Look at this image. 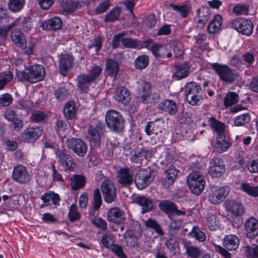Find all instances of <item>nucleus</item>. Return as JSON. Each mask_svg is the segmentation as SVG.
I'll return each instance as SVG.
<instances>
[{"instance_id": "a19ab883", "label": "nucleus", "mask_w": 258, "mask_h": 258, "mask_svg": "<svg viewBox=\"0 0 258 258\" xmlns=\"http://www.w3.org/2000/svg\"><path fill=\"white\" fill-rule=\"evenodd\" d=\"M197 14L199 18V23H201L203 25L209 19L210 16V9L207 7H202L198 10Z\"/></svg>"}, {"instance_id": "69168bd1", "label": "nucleus", "mask_w": 258, "mask_h": 258, "mask_svg": "<svg viewBox=\"0 0 258 258\" xmlns=\"http://www.w3.org/2000/svg\"><path fill=\"white\" fill-rule=\"evenodd\" d=\"M122 44L128 48H138L139 41L131 38H124L121 39Z\"/></svg>"}, {"instance_id": "f704fd0d", "label": "nucleus", "mask_w": 258, "mask_h": 258, "mask_svg": "<svg viewBox=\"0 0 258 258\" xmlns=\"http://www.w3.org/2000/svg\"><path fill=\"white\" fill-rule=\"evenodd\" d=\"M41 200L43 201L44 206H49L52 203L55 205H59L60 198L58 194L53 191L46 192L41 197Z\"/></svg>"}, {"instance_id": "20e7f679", "label": "nucleus", "mask_w": 258, "mask_h": 258, "mask_svg": "<svg viewBox=\"0 0 258 258\" xmlns=\"http://www.w3.org/2000/svg\"><path fill=\"white\" fill-rule=\"evenodd\" d=\"M187 184L191 192L200 195L206 185V181L201 171H192L188 176Z\"/></svg>"}, {"instance_id": "bb28decb", "label": "nucleus", "mask_w": 258, "mask_h": 258, "mask_svg": "<svg viewBox=\"0 0 258 258\" xmlns=\"http://www.w3.org/2000/svg\"><path fill=\"white\" fill-rule=\"evenodd\" d=\"M62 25V22L58 17H54L44 22L41 26L43 30L56 31L60 29Z\"/></svg>"}, {"instance_id": "09e8293b", "label": "nucleus", "mask_w": 258, "mask_h": 258, "mask_svg": "<svg viewBox=\"0 0 258 258\" xmlns=\"http://www.w3.org/2000/svg\"><path fill=\"white\" fill-rule=\"evenodd\" d=\"M123 236L127 246L135 247L137 245V239L132 231L125 232Z\"/></svg>"}, {"instance_id": "37998d69", "label": "nucleus", "mask_w": 258, "mask_h": 258, "mask_svg": "<svg viewBox=\"0 0 258 258\" xmlns=\"http://www.w3.org/2000/svg\"><path fill=\"white\" fill-rule=\"evenodd\" d=\"M240 188L243 191L251 197H258V186H253L246 182H242Z\"/></svg>"}, {"instance_id": "9b49d317", "label": "nucleus", "mask_w": 258, "mask_h": 258, "mask_svg": "<svg viewBox=\"0 0 258 258\" xmlns=\"http://www.w3.org/2000/svg\"><path fill=\"white\" fill-rule=\"evenodd\" d=\"M158 207L169 217L175 215L179 216L185 214L184 211L179 210L176 204L170 200L161 201L158 204Z\"/></svg>"}, {"instance_id": "c9c22d12", "label": "nucleus", "mask_w": 258, "mask_h": 258, "mask_svg": "<svg viewBox=\"0 0 258 258\" xmlns=\"http://www.w3.org/2000/svg\"><path fill=\"white\" fill-rule=\"evenodd\" d=\"M209 123L217 133L216 137L226 136L224 123L218 121L214 117H211L209 119Z\"/></svg>"}, {"instance_id": "774afa93", "label": "nucleus", "mask_w": 258, "mask_h": 258, "mask_svg": "<svg viewBox=\"0 0 258 258\" xmlns=\"http://www.w3.org/2000/svg\"><path fill=\"white\" fill-rule=\"evenodd\" d=\"M233 12L237 15H246L248 13V8L245 5H238L233 7Z\"/></svg>"}, {"instance_id": "6e6552de", "label": "nucleus", "mask_w": 258, "mask_h": 258, "mask_svg": "<svg viewBox=\"0 0 258 258\" xmlns=\"http://www.w3.org/2000/svg\"><path fill=\"white\" fill-rule=\"evenodd\" d=\"M66 144L69 149L79 157H84L87 152L86 144L81 139L71 138L66 140Z\"/></svg>"}, {"instance_id": "f257e3e1", "label": "nucleus", "mask_w": 258, "mask_h": 258, "mask_svg": "<svg viewBox=\"0 0 258 258\" xmlns=\"http://www.w3.org/2000/svg\"><path fill=\"white\" fill-rule=\"evenodd\" d=\"M45 70L41 65H34L24 71H17L16 76L20 81H27L35 83L41 81L44 76Z\"/></svg>"}, {"instance_id": "1a4fd4ad", "label": "nucleus", "mask_w": 258, "mask_h": 258, "mask_svg": "<svg viewBox=\"0 0 258 258\" xmlns=\"http://www.w3.org/2000/svg\"><path fill=\"white\" fill-rule=\"evenodd\" d=\"M231 27L243 35L249 36L253 31V26L251 22L243 18H236L231 22Z\"/></svg>"}, {"instance_id": "6ab92c4d", "label": "nucleus", "mask_w": 258, "mask_h": 258, "mask_svg": "<svg viewBox=\"0 0 258 258\" xmlns=\"http://www.w3.org/2000/svg\"><path fill=\"white\" fill-rule=\"evenodd\" d=\"M244 230L247 236L253 239L258 235V221L253 217L249 218L244 224Z\"/></svg>"}, {"instance_id": "3c124183", "label": "nucleus", "mask_w": 258, "mask_h": 258, "mask_svg": "<svg viewBox=\"0 0 258 258\" xmlns=\"http://www.w3.org/2000/svg\"><path fill=\"white\" fill-rule=\"evenodd\" d=\"M189 235L200 242L205 241L206 238L205 234L201 231L197 226L193 227L191 231L189 233Z\"/></svg>"}, {"instance_id": "e433bc0d", "label": "nucleus", "mask_w": 258, "mask_h": 258, "mask_svg": "<svg viewBox=\"0 0 258 258\" xmlns=\"http://www.w3.org/2000/svg\"><path fill=\"white\" fill-rule=\"evenodd\" d=\"M71 188L73 190H78L85 185V177L81 175L75 174L70 178Z\"/></svg>"}, {"instance_id": "7c9ffc66", "label": "nucleus", "mask_w": 258, "mask_h": 258, "mask_svg": "<svg viewBox=\"0 0 258 258\" xmlns=\"http://www.w3.org/2000/svg\"><path fill=\"white\" fill-rule=\"evenodd\" d=\"M239 245V238L235 235H226L223 240V245L229 250H235L238 247Z\"/></svg>"}, {"instance_id": "603ef678", "label": "nucleus", "mask_w": 258, "mask_h": 258, "mask_svg": "<svg viewBox=\"0 0 258 258\" xmlns=\"http://www.w3.org/2000/svg\"><path fill=\"white\" fill-rule=\"evenodd\" d=\"M13 78V74L10 71L0 73V90L3 89L6 85Z\"/></svg>"}, {"instance_id": "393cba45", "label": "nucleus", "mask_w": 258, "mask_h": 258, "mask_svg": "<svg viewBox=\"0 0 258 258\" xmlns=\"http://www.w3.org/2000/svg\"><path fill=\"white\" fill-rule=\"evenodd\" d=\"M76 80L77 87L81 93H87L91 84L93 82V81L85 73H82L78 75Z\"/></svg>"}, {"instance_id": "49530a36", "label": "nucleus", "mask_w": 258, "mask_h": 258, "mask_svg": "<svg viewBox=\"0 0 258 258\" xmlns=\"http://www.w3.org/2000/svg\"><path fill=\"white\" fill-rule=\"evenodd\" d=\"M238 100V94L235 92H229L223 99L224 106L226 107H230L236 104Z\"/></svg>"}, {"instance_id": "c03bdc74", "label": "nucleus", "mask_w": 258, "mask_h": 258, "mask_svg": "<svg viewBox=\"0 0 258 258\" xmlns=\"http://www.w3.org/2000/svg\"><path fill=\"white\" fill-rule=\"evenodd\" d=\"M149 58L147 55L142 54L138 56L135 60V66L137 69H145L149 64Z\"/></svg>"}, {"instance_id": "79ce46f5", "label": "nucleus", "mask_w": 258, "mask_h": 258, "mask_svg": "<svg viewBox=\"0 0 258 258\" xmlns=\"http://www.w3.org/2000/svg\"><path fill=\"white\" fill-rule=\"evenodd\" d=\"M25 4V0H9L8 6L11 12L17 13L23 8Z\"/></svg>"}, {"instance_id": "4d7b16f0", "label": "nucleus", "mask_w": 258, "mask_h": 258, "mask_svg": "<svg viewBox=\"0 0 258 258\" xmlns=\"http://www.w3.org/2000/svg\"><path fill=\"white\" fill-rule=\"evenodd\" d=\"M68 216L71 222H74L80 219L81 215L77 210L76 205L72 204L70 206Z\"/></svg>"}, {"instance_id": "e2e57ef3", "label": "nucleus", "mask_w": 258, "mask_h": 258, "mask_svg": "<svg viewBox=\"0 0 258 258\" xmlns=\"http://www.w3.org/2000/svg\"><path fill=\"white\" fill-rule=\"evenodd\" d=\"M111 4L109 0H104L95 9V13L96 14H100L105 13L111 6Z\"/></svg>"}, {"instance_id": "a18cd8bd", "label": "nucleus", "mask_w": 258, "mask_h": 258, "mask_svg": "<svg viewBox=\"0 0 258 258\" xmlns=\"http://www.w3.org/2000/svg\"><path fill=\"white\" fill-rule=\"evenodd\" d=\"M221 17L219 15L215 16L214 19L210 22L208 26V31L210 33L217 32L221 26Z\"/></svg>"}, {"instance_id": "a211bd4d", "label": "nucleus", "mask_w": 258, "mask_h": 258, "mask_svg": "<svg viewBox=\"0 0 258 258\" xmlns=\"http://www.w3.org/2000/svg\"><path fill=\"white\" fill-rule=\"evenodd\" d=\"M190 66L187 62L175 64L172 78L180 80L187 77L190 74Z\"/></svg>"}, {"instance_id": "5fc2aeb1", "label": "nucleus", "mask_w": 258, "mask_h": 258, "mask_svg": "<svg viewBox=\"0 0 258 258\" xmlns=\"http://www.w3.org/2000/svg\"><path fill=\"white\" fill-rule=\"evenodd\" d=\"M247 258H258V246L256 245H247L244 247Z\"/></svg>"}, {"instance_id": "052dcab7", "label": "nucleus", "mask_w": 258, "mask_h": 258, "mask_svg": "<svg viewBox=\"0 0 258 258\" xmlns=\"http://www.w3.org/2000/svg\"><path fill=\"white\" fill-rule=\"evenodd\" d=\"M101 46L102 40L99 36H96L93 39L90 40L88 44L89 49L95 48L96 51L100 50Z\"/></svg>"}, {"instance_id": "864d4df0", "label": "nucleus", "mask_w": 258, "mask_h": 258, "mask_svg": "<svg viewBox=\"0 0 258 258\" xmlns=\"http://www.w3.org/2000/svg\"><path fill=\"white\" fill-rule=\"evenodd\" d=\"M145 224L146 227L154 229L156 232L159 235H163L164 232L160 225L156 220L151 218L148 219L146 221H145Z\"/></svg>"}, {"instance_id": "a878e982", "label": "nucleus", "mask_w": 258, "mask_h": 258, "mask_svg": "<svg viewBox=\"0 0 258 258\" xmlns=\"http://www.w3.org/2000/svg\"><path fill=\"white\" fill-rule=\"evenodd\" d=\"M42 131L39 127H32L26 130L22 134L23 140L25 142H35L42 135Z\"/></svg>"}, {"instance_id": "8fccbe9b", "label": "nucleus", "mask_w": 258, "mask_h": 258, "mask_svg": "<svg viewBox=\"0 0 258 258\" xmlns=\"http://www.w3.org/2000/svg\"><path fill=\"white\" fill-rule=\"evenodd\" d=\"M219 220L216 216L212 213L208 214L207 218V224L211 230H216L220 228Z\"/></svg>"}, {"instance_id": "0eeeda50", "label": "nucleus", "mask_w": 258, "mask_h": 258, "mask_svg": "<svg viewBox=\"0 0 258 258\" xmlns=\"http://www.w3.org/2000/svg\"><path fill=\"white\" fill-rule=\"evenodd\" d=\"M55 154L59 164L65 170L73 171L75 169L76 163L68 150L58 148L55 150Z\"/></svg>"}, {"instance_id": "58836bf2", "label": "nucleus", "mask_w": 258, "mask_h": 258, "mask_svg": "<svg viewBox=\"0 0 258 258\" xmlns=\"http://www.w3.org/2000/svg\"><path fill=\"white\" fill-rule=\"evenodd\" d=\"M63 113L68 119H72L75 116L76 109L73 101H69L67 102L63 108Z\"/></svg>"}, {"instance_id": "2eb2a0df", "label": "nucleus", "mask_w": 258, "mask_h": 258, "mask_svg": "<svg viewBox=\"0 0 258 258\" xmlns=\"http://www.w3.org/2000/svg\"><path fill=\"white\" fill-rule=\"evenodd\" d=\"M117 177L118 182L123 186L130 185L135 180L134 172L128 167L120 168L117 172Z\"/></svg>"}, {"instance_id": "39448f33", "label": "nucleus", "mask_w": 258, "mask_h": 258, "mask_svg": "<svg viewBox=\"0 0 258 258\" xmlns=\"http://www.w3.org/2000/svg\"><path fill=\"white\" fill-rule=\"evenodd\" d=\"M211 67L222 81L231 84L235 81L236 73L235 70L231 69L228 66L213 63L211 64Z\"/></svg>"}, {"instance_id": "c756f323", "label": "nucleus", "mask_w": 258, "mask_h": 258, "mask_svg": "<svg viewBox=\"0 0 258 258\" xmlns=\"http://www.w3.org/2000/svg\"><path fill=\"white\" fill-rule=\"evenodd\" d=\"M231 146V141L226 136L216 137L215 148V150L219 153H222Z\"/></svg>"}, {"instance_id": "de8ad7c7", "label": "nucleus", "mask_w": 258, "mask_h": 258, "mask_svg": "<svg viewBox=\"0 0 258 258\" xmlns=\"http://www.w3.org/2000/svg\"><path fill=\"white\" fill-rule=\"evenodd\" d=\"M121 12L120 8L116 7L112 9L105 16L104 21L105 22H112L118 20Z\"/></svg>"}, {"instance_id": "9d476101", "label": "nucleus", "mask_w": 258, "mask_h": 258, "mask_svg": "<svg viewBox=\"0 0 258 258\" xmlns=\"http://www.w3.org/2000/svg\"><path fill=\"white\" fill-rule=\"evenodd\" d=\"M154 178V177L152 175L151 169H141L136 173L135 182L138 189H143L146 188Z\"/></svg>"}, {"instance_id": "f8f14e48", "label": "nucleus", "mask_w": 258, "mask_h": 258, "mask_svg": "<svg viewBox=\"0 0 258 258\" xmlns=\"http://www.w3.org/2000/svg\"><path fill=\"white\" fill-rule=\"evenodd\" d=\"M12 179L20 184H27L30 181V175L25 166L18 165L14 167Z\"/></svg>"}, {"instance_id": "6e6d98bb", "label": "nucleus", "mask_w": 258, "mask_h": 258, "mask_svg": "<svg viewBox=\"0 0 258 258\" xmlns=\"http://www.w3.org/2000/svg\"><path fill=\"white\" fill-rule=\"evenodd\" d=\"M60 4L66 12L74 11L77 8L74 0H61Z\"/></svg>"}, {"instance_id": "cd10ccee", "label": "nucleus", "mask_w": 258, "mask_h": 258, "mask_svg": "<svg viewBox=\"0 0 258 258\" xmlns=\"http://www.w3.org/2000/svg\"><path fill=\"white\" fill-rule=\"evenodd\" d=\"M178 174L174 167H171L164 171V178L162 180L163 186L165 188L169 187L174 182Z\"/></svg>"}, {"instance_id": "72a5a7b5", "label": "nucleus", "mask_w": 258, "mask_h": 258, "mask_svg": "<svg viewBox=\"0 0 258 258\" xmlns=\"http://www.w3.org/2000/svg\"><path fill=\"white\" fill-rule=\"evenodd\" d=\"M158 108L170 115L175 114L178 109L176 102L172 100H166L160 103Z\"/></svg>"}, {"instance_id": "ea45409f", "label": "nucleus", "mask_w": 258, "mask_h": 258, "mask_svg": "<svg viewBox=\"0 0 258 258\" xmlns=\"http://www.w3.org/2000/svg\"><path fill=\"white\" fill-rule=\"evenodd\" d=\"M102 204V199L100 190L96 188L93 191V204L92 211L90 212L91 215L94 216L95 211L98 210Z\"/></svg>"}, {"instance_id": "4c0bfd02", "label": "nucleus", "mask_w": 258, "mask_h": 258, "mask_svg": "<svg viewBox=\"0 0 258 258\" xmlns=\"http://www.w3.org/2000/svg\"><path fill=\"white\" fill-rule=\"evenodd\" d=\"M150 50L156 58H165L167 48L166 46L158 44L152 45Z\"/></svg>"}, {"instance_id": "b1692460", "label": "nucleus", "mask_w": 258, "mask_h": 258, "mask_svg": "<svg viewBox=\"0 0 258 258\" xmlns=\"http://www.w3.org/2000/svg\"><path fill=\"white\" fill-rule=\"evenodd\" d=\"M107 219L110 222L120 224L125 220V214L117 208H113L108 212Z\"/></svg>"}, {"instance_id": "13d9d810", "label": "nucleus", "mask_w": 258, "mask_h": 258, "mask_svg": "<svg viewBox=\"0 0 258 258\" xmlns=\"http://www.w3.org/2000/svg\"><path fill=\"white\" fill-rule=\"evenodd\" d=\"M102 72V68L99 66L95 64L91 67L87 75L94 82L100 75Z\"/></svg>"}, {"instance_id": "680f3d73", "label": "nucleus", "mask_w": 258, "mask_h": 258, "mask_svg": "<svg viewBox=\"0 0 258 258\" xmlns=\"http://www.w3.org/2000/svg\"><path fill=\"white\" fill-rule=\"evenodd\" d=\"M46 114L43 111H34L31 115V119L34 122L39 123L43 121L46 118Z\"/></svg>"}, {"instance_id": "dca6fc26", "label": "nucleus", "mask_w": 258, "mask_h": 258, "mask_svg": "<svg viewBox=\"0 0 258 258\" xmlns=\"http://www.w3.org/2000/svg\"><path fill=\"white\" fill-rule=\"evenodd\" d=\"M208 172L213 177H220L225 172L223 160L219 158H213L210 163Z\"/></svg>"}, {"instance_id": "412c9836", "label": "nucleus", "mask_w": 258, "mask_h": 258, "mask_svg": "<svg viewBox=\"0 0 258 258\" xmlns=\"http://www.w3.org/2000/svg\"><path fill=\"white\" fill-rule=\"evenodd\" d=\"M114 98L117 102L127 105L131 100V95L126 88L119 86L115 89Z\"/></svg>"}, {"instance_id": "7ed1b4c3", "label": "nucleus", "mask_w": 258, "mask_h": 258, "mask_svg": "<svg viewBox=\"0 0 258 258\" xmlns=\"http://www.w3.org/2000/svg\"><path fill=\"white\" fill-rule=\"evenodd\" d=\"M200 84L195 82L187 83L185 86L184 94L187 102L193 106L199 105L203 99L199 94L201 91Z\"/></svg>"}, {"instance_id": "f03ea898", "label": "nucleus", "mask_w": 258, "mask_h": 258, "mask_svg": "<svg viewBox=\"0 0 258 258\" xmlns=\"http://www.w3.org/2000/svg\"><path fill=\"white\" fill-rule=\"evenodd\" d=\"M105 122L109 130L120 134L124 128V120L120 113L114 110L108 111L105 115Z\"/></svg>"}, {"instance_id": "aec40b11", "label": "nucleus", "mask_w": 258, "mask_h": 258, "mask_svg": "<svg viewBox=\"0 0 258 258\" xmlns=\"http://www.w3.org/2000/svg\"><path fill=\"white\" fill-rule=\"evenodd\" d=\"M138 92L140 95L141 101L144 103L149 102L150 97L151 84L150 82L140 80L138 82Z\"/></svg>"}, {"instance_id": "4468645a", "label": "nucleus", "mask_w": 258, "mask_h": 258, "mask_svg": "<svg viewBox=\"0 0 258 258\" xmlns=\"http://www.w3.org/2000/svg\"><path fill=\"white\" fill-rule=\"evenodd\" d=\"M154 154V152L152 149H137L131 152L130 160L136 164H141L144 159L151 158Z\"/></svg>"}, {"instance_id": "ddd939ff", "label": "nucleus", "mask_w": 258, "mask_h": 258, "mask_svg": "<svg viewBox=\"0 0 258 258\" xmlns=\"http://www.w3.org/2000/svg\"><path fill=\"white\" fill-rule=\"evenodd\" d=\"M104 201L108 203L112 202L116 197V188L112 181L105 180L101 185Z\"/></svg>"}, {"instance_id": "f3484780", "label": "nucleus", "mask_w": 258, "mask_h": 258, "mask_svg": "<svg viewBox=\"0 0 258 258\" xmlns=\"http://www.w3.org/2000/svg\"><path fill=\"white\" fill-rule=\"evenodd\" d=\"M74 58L69 54H62L59 57V71L63 76H66L73 67Z\"/></svg>"}, {"instance_id": "5701e85b", "label": "nucleus", "mask_w": 258, "mask_h": 258, "mask_svg": "<svg viewBox=\"0 0 258 258\" xmlns=\"http://www.w3.org/2000/svg\"><path fill=\"white\" fill-rule=\"evenodd\" d=\"M163 121L161 118H157L155 121H149L145 128V131L148 136L157 135L162 132Z\"/></svg>"}, {"instance_id": "2f4dec72", "label": "nucleus", "mask_w": 258, "mask_h": 258, "mask_svg": "<svg viewBox=\"0 0 258 258\" xmlns=\"http://www.w3.org/2000/svg\"><path fill=\"white\" fill-rule=\"evenodd\" d=\"M134 202L142 207V213L149 212L153 207L151 200L145 197H137L134 199Z\"/></svg>"}, {"instance_id": "423d86ee", "label": "nucleus", "mask_w": 258, "mask_h": 258, "mask_svg": "<svg viewBox=\"0 0 258 258\" xmlns=\"http://www.w3.org/2000/svg\"><path fill=\"white\" fill-rule=\"evenodd\" d=\"M105 132L104 127L101 125H97L95 127L90 126L87 130V138L91 146L99 148Z\"/></svg>"}, {"instance_id": "473e14b6", "label": "nucleus", "mask_w": 258, "mask_h": 258, "mask_svg": "<svg viewBox=\"0 0 258 258\" xmlns=\"http://www.w3.org/2000/svg\"><path fill=\"white\" fill-rule=\"evenodd\" d=\"M12 41L18 47L24 48L26 47V39L24 34L20 29H15L11 33Z\"/></svg>"}, {"instance_id": "0e129e2a", "label": "nucleus", "mask_w": 258, "mask_h": 258, "mask_svg": "<svg viewBox=\"0 0 258 258\" xmlns=\"http://www.w3.org/2000/svg\"><path fill=\"white\" fill-rule=\"evenodd\" d=\"M172 9L175 11L177 12L180 15L183 17H186L188 14L189 11V7L186 5H172L171 6Z\"/></svg>"}, {"instance_id": "338daca9", "label": "nucleus", "mask_w": 258, "mask_h": 258, "mask_svg": "<svg viewBox=\"0 0 258 258\" xmlns=\"http://www.w3.org/2000/svg\"><path fill=\"white\" fill-rule=\"evenodd\" d=\"M109 249L119 258H126L121 246L113 244L111 245V247Z\"/></svg>"}, {"instance_id": "4be33fe9", "label": "nucleus", "mask_w": 258, "mask_h": 258, "mask_svg": "<svg viewBox=\"0 0 258 258\" xmlns=\"http://www.w3.org/2000/svg\"><path fill=\"white\" fill-rule=\"evenodd\" d=\"M226 211L231 214L232 216H240L244 212V208L243 205L235 201L227 200L225 203Z\"/></svg>"}, {"instance_id": "bf43d9fd", "label": "nucleus", "mask_w": 258, "mask_h": 258, "mask_svg": "<svg viewBox=\"0 0 258 258\" xmlns=\"http://www.w3.org/2000/svg\"><path fill=\"white\" fill-rule=\"evenodd\" d=\"M185 251L188 256L192 258H198L201 254V250L196 246L186 245Z\"/></svg>"}, {"instance_id": "c85d7f7f", "label": "nucleus", "mask_w": 258, "mask_h": 258, "mask_svg": "<svg viewBox=\"0 0 258 258\" xmlns=\"http://www.w3.org/2000/svg\"><path fill=\"white\" fill-rule=\"evenodd\" d=\"M105 66L106 74L114 79H116L119 71L118 62L112 58H108L106 61Z\"/></svg>"}]
</instances>
